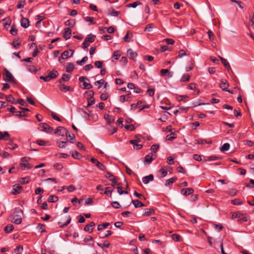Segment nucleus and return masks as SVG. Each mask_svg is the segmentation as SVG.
<instances>
[{"label":"nucleus","mask_w":254,"mask_h":254,"mask_svg":"<svg viewBox=\"0 0 254 254\" xmlns=\"http://www.w3.org/2000/svg\"><path fill=\"white\" fill-rule=\"evenodd\" d=\"M196 144H203L204 143H208V144H211L212 143L211 141H207L206 140L204 139H197L195 140Z\"/></svg>","instance_id":"nucleus-40"},{"label":"nucleus","mask_w":254,"mask_h":254,"mask_svg":"<svg viewBox=\"0 0 254 254\" xmlns=\"http://www.w3.org/2000/svg\"><path fill=\"white\" fill-rule=\"evenodd\" d=\"M23 212L19 208H15L12 215L9 216V220L12 222H22Z\"/></svg>","instance_id":"nucleus-1"},{"label":"nucleus","mask_w":254,"mask_h":254,"mask_svg":"<svg viewBox=\"0 0 254 254\" xmlns=\"http://www.w3.org/2000/svg\"><path fill=\"white\" fill-rule=\"evenodd\" d=\"M70 76L69 74L64 73L62 78L59 80V83H63V82L67 81L70 79Z\"/></svg>","instance_id":"nucleus-19"},{"label":"nucleus","mask_w":254,"mask_h":254,"mask_svg":"<svg viewBox=\"0 0 254 254\" xmlns=\"http://www.w3.org/2000/svg\"><path fill=\"white\" fill-rule=\"evenodd\" d=\"M104 118L107 121V123L109 125L113 124L115 122L114 118L109 115H105Z\"/></svg>","instance_id":"nucleus-22"},{"label":"nucleus","mask_w":254,"mask_h":254,"mask_svg":"<svg viewBox=\"0 0 254 254\" xmlns=\"http://www.w3.org/2000/svg\"><path fill=\"white\" fill-rule=\"evenodd\" d=\"M117 191L119 193L120 195H122L124 193L128 194V191L127 190H123V187L121 186H119L117 188Z\"/></svg>","instance_id":"nucleus-38"},{"label":"nucleus","mask_w":254,"mask_h":254,"mask_svg":"<svg viewBox=\"0 0 254 254\" xmlns=\"http://www.w3.org/2000/svg\"><path fill=\"white\" fill-rule=\"evenodd\" d=\"M105 172L107 173L106 178L109 180L113 181V180H115L116 178L111 172H107L106 170Z\"/></svg>","instance_id":"nucleus-36"},{"label":"nucleus","mask_w":254,"mask_h":254,"mask_svg":"<svg viewBox=\"0 0 254 254\" xmlns=\"http://www.w3.org/2000/svg\"><path fill=\"white\" fill-rule=\"evenodd\" d=\"M14 229V227L12 224H8L6 225L4 228V232L5 233H9Z\"/></svg>","instance_id":"nucleus-25"},{"label":"nucleus","mask_w":254,"mask_h":254,"mask_svg":"<svg viewBox=\"0 0 254 254\" xmlns=\"http://www.w3.org/2000/svg\"><path fill=\"white\" fill-rule=\"evenodd\" d=\"M154 212V210L153 208H151V209H145L144 210V215H146V216H149L151 214H152V213H153Z\"/></svg>","instance_id":"nucleus-51"},{"label":"nucleus","mask_w":254,"mask_h":254,"mask_svg":"<svg viewBox=\"0 0 254 254\" xmlns=\"http://www.w3.org/2000/svg\"><path fill=\"white\" fill-rule=\"evenodd\" d=\"M0 155L3 158H7L8 157H11L12 155L6 151H3L0 153Z\"/></svg>","instance_id":"nucleus-53"},{"label":"nucleus","mask_w":254,"mask_h":254,"mask_svg":"<svg viewBox=\"0 0 254 254\" xmlns=\"http://www.w3.org/2000/svg\"><path fill=\"white\" fill-rule=\"evenodd\" d=\"M67 137L69 138L70 143H73L75 140V136L72 133H70L68 132Z\"/></svg>","instance_id":"nucleus-48"},{"label":"nucleus","mask_w":254,"mask_h":254,"mask_svg":"<svg viewBox=\"0 0 254 254\" xmlns=\"http://www.w3.org/2000/svg\"><path fill=\"white\" fill-rule=\"evenodd\" d=\"M153 159H154V158L153 157L152 154H149L145 157L144 163H151Z\"/></svg>","instance_id":"nucleus-27"},{"label":"nucleus","mask_w":254,"mask_h":254,"mask_svg":"<svg viewBox=\"0 0 254 254\" xmlns=\"http://www.w3.org/2000/svg\"><path fill=\"white\" fill-rule=\"evenodd\" d=\"M113 191V190H110V187H106L105 188V191L104 192V194H106L107 195L110 194V196H112V193Z\"/></svg>","instance_id":"nucleus-57"},{"label":"nucleus","mask_w":254,"mask_h":254,"mask_svg":"<svg viewBox=\"0 0 254 254\" xmlns=\"http://www.w3.org/2000/svg\"><path fill=\"white\" fill-rule=\"evenodd\" d=\"M27 68L29 71L35 73H36L38 71L36 67L33 65H27Z\"/></svg>","instance_id":"nucleus-37"},{"label":"nucleus","mask_w":254,"mask_h":254,"mask_svg":"<svg viewBox=\"0 0 254 254\" xmlns=\"http://www.w3.org/2000/svg\"><path fill=\"white\" fill-rule=\"evenodd\" d=\"M76 21L75 19H70L64 22V24L65 26H68L70 27H73L75 24Z\"/></svg>","instance_id":"nucleus-28"},{"label":"nucleus","mask_w":254,"mask_h":254,"mask_svg":"<svg viewBox=\"0 0 254 254\" xmlns=\"http://www.w3.org/2000/svg\"><path fill=\"white\" fill-rule=\"evenodd\" d=\"M95 35L90 34L88 37L85 38L86 42L87 43H93L95 41Z\"/></svg>","instance_id":"nucleus-31"},{"label":"nucleus","mask_w":254,"mask_h":254,"mask_svg":"<svg viewBox=\"0 0 254 254\" xmlns=\"http://www.w3.org/2000/svg\"><path fill=\"white\" fill-rule=\"evenodd\" d=\"M140 140L138 139H132L130 140V143L133 145V148L136 150H139L142 147V145L139 144Z\"/></svg>","instance_id":"nucleus-9"},{"label":"nucleus","mask_w":254,"mask_h":254,"mask_svg":"<svg viewBox=\"0 0 254 254\" xmlns=\"http://www.w3.org/2000/svg\"><path fill=\"white\" fill-rule=\"evenodd\" d=\"M88 60V57L85 56L82 58L81 61H76V63L79 65H82L83 63L86 62Z\"/></svg>","instance_id":"nucleus-62"},{"label":"nucleus","mask_w":254,"mask_h":254,"mask_svg":"<svg viewBox=\"0 0 254 254\" xmlns=\"http://www.w3.org/2000/svg\"><path fill=\"white\" fill-rule=\"evenodd\" d=\"M3 133V137H4V140H9L11 143H13V141L10 139V134H9V133L7 132V131H4V132H2Z\"/></svg>","instance_id":"nucleus-39"},{"label":"nucleus","mask_w":254,"mask_h":254,"mask_svg":"<svg viewBox=\"0 0 254 254\" xmlns=\"http://www.w3.org/2000/svg\"><path fill=\"white\" fill-rule=\"evenodd\" d=\"M133 194L136 197L139 198L140 199H145V197L143 194H142L141 193H139L137 192H136V191H134Z\"/></svg>","instance_id":"nucleus-56"},{"label":"nucleus","mask_w":254,"mask_h":254,"mask_svg":"<svg viewBox=\"0 0 254 254\" xmlns=\"http://www.w3.org/2000/svg\"><path fill=\"white\" fill-rule=\"evenodd\" d=\"M109 12H110V14L113 16H118L120 12H118L115 10L114 8H111L108 9Z\"/></svg>","instance_id":"nucleus-35"},{"label":"nucleus","mask_w":254,"mask_h":254,"mask_svg":"<svg viewBox=\"0 0 254 254\" xmlns=\"http://www.w3.org/2000/svg\"><path fill=\"white\" fill-rule=\"evenodd\" d=\"M232 204L233 205H241L243 204V202L239 199H235L231 201Z\"/></svg>","instance_id":"nucleus-59"},{"label":"nucleus","mask_w":254,"mask_h":254,"mask_svg":"<svg viewBox=\"0 0 254 254\" xmlns=\"http://www.w3.org/2000/svg\"><path fill=\"white\" fill-rule=\"evenodd\" d=\"M172 239L178 242L180 241L181 236L179 234H174L171 235Z\"/></svg>","instance_id":"nucleus-50"},{"label":"nucleus","mask_w":254,"mask_h":254,"mask_svg":"<svg viewBox=\"0 0 254 254\" xmlns=\"http://www.w3.org/2000/svg\"><path fill=\"white\" fill-rule=\"evenodd\" d=\"M219 58H220L222 64L225 66V67H226L228 71L229 72L230 71H232V70L231 69V66H230L229 63L227 61V60L220 57V56H219Z\"/></svg>","instance_id":"nucleus-10"},{"label":"nucleus","mask_w":254,"mask_h":254,"mask_svg":"<svg viewBox=\"0 0 254 254\" xmlns=\"http://www.w3.org/2000/svg\"><path fill=\"white\" fill-rule=\"evenodd\" d=\"M54 133L55 134H57L58 135H60L62 136H66L67 137V134L68 133V131L66 129V128L63 127H58L56 129Z\"/></svg>","instance_id":"nucleus-4"},{"label":"nucleus","mask_w":254,"mask_h":254,"mask_svg":"<svg viewBox=\"0 0 254 254\" xmlns=\"http://www.w3.org/2000/svg\"><path fill=\"white\" fill-rule=\"evenodd\" d=\"M58 75L59 73L58 71L55 69H53L52 71H50L48 75L50 80L56 78Z\"/></svg>","instance_id":"nucleus-14"},{"label":"nucleus","mask_w":254,"mask_h":254,"mask_svg":"<svg viewBox=\"0 0 254 254\" xmlns=\"http://www.w3.org/2000/svg\"><path fill=\"white\" fill-rule=\"evenodd\" d=\"M95 226V223H89L87 224L84 227V230L90 233H92L93 230V226Z\"/></svg>","instance_id":"nucleus-20"},{"label":"nucleus","mask_w":254,"mask_h":254,"mask_svg":"<svg viewBox=\"0 0 254 254\" xmlns=\"http://www.w3.org/2000/svg\"><path fill=\"white\" fill-rule=\"evenodd\" d=\"M190 75L189 74H184L181 77L180 79L181 82H187L189 81L190 79Z\"/></svg>","instance_id":"nucleus-30"},{"label":"nucleus","mask_w":254,"mask_h":254,"mask_svg":"<svg viewBox=\"0 0 254 254\" xmlns=\"http://www.w3.org/2000/svg\"><path fill=\"white\" fill-rule=\"evenodd\" d=\"M70 51L72 52L70 56H69V52L68 51H65L61 54V57L62 59L64 60L68 58L71 57L72 56L74 51L71 50H70Z\"/></svg>","instance_id":"nucleus-23"},{"label":"nucleus","mask_w":254,"mask_h":254,"mask_svg":"<svg viewBox=\"0 0 254 254\" xmlns=\"http://www.w3.org/2000/svg\"><path fill=\"white\" fill-rule=\"evenodd\" d=\"M3 75L4 76V78L3 80L5 81L9 82L14 83L15 81V79L11 73L6 68H4Z\"/></svg>","instance_id":"nucleus-3"},{"label":"nucleus","mask_w":254,"mask_h":254,"mask_svg":"<svg viewBox=\"0 0 254 254\" xmlns=\"http://www.w3.org/2000/svg\"><path fill=\"white\" fill-rule=\"evenodd\" d=\"M153 180L154 176L152 174H150L149 175L144 177L142 178V181L145 184L148 183L150 181H152Z\"/></svg>","instance_id":"nucleus-17"},{"label":"nucleus","mask_w":254,"mask_h":254,"mask_svg":"<svg viewBox=\"0 0 254 254\" xmlns=\"http://www.w3.org/2000/svg\"><path fill=\"white\" fill-rule=\"evenodd\" d=\"M177 180V177H173L172 178H170L167 180H166L165 186H170L172 185L173 183H174L176 180Z\"/></svg>","instance_id":"nucleus-29"},{"label":"nucleus","mask_w":254,"mask_h":254,"mask_svg":"<svg viewBox=\"0 0 254 254\" xmlns=\"http://www.w3.org/2000/svg\"><path fill=\"white\" fill-rule=\"evenodd\" d=\"M110 224V223L100 224L98 226V230H100L102 229H106L109 226Z\"/></svg>","instance_id":"nucleus-45"},{"label":"nucleus","mask_w":254,"mask_h":254,"mask_svg":"<svg viewBox=\"0 0 254 254\" xmlns=\"http://www.w3.org/2000/svg\"><path fill=\"white\" fill-rule=\"evenodd\" d=\"M83 88L84 89H89L92 88V85L90 83H87L85 81L83 82Z\"/></svg>","instance_id":"nucleus-55"},{"label":"nucleus","mask_w":254,"mask_h":254,"mask_svg":"<svg viewBox=\"0 0 254 254\" xmlns=\"http://www.w3.org/2000/svg\"><path fill=\"white\" fill-rule=\"evenodd\" d=\"M22 251H23V247L22 246H18L14 249V252L15 253L16 252H18V253H17V254H21L22 252Z\"/></svg>","instance_id":"nucleus-64"},{"label":"nucleus","mask_w":254,"mask_h":254,"mask_svg":"<svg viewBox=\"0 0 254 254\" xmlns=\"http://www.w3.org/2000/svg\"><path fill=\"white\" fill-rule=\"evenodd\" d=\"M237 192L238 190H237L231 189L228 191L227 193L231 196H234L237 195Z\"/></svg>","instance_id":"nucleus-41"},{"label":"nucleus","mask_w":254,"mask_h":254,"mask_svg":"<svg viewBox=\"0 0 254 254\" xmlns=\"http://www.w3.org/2000/svg\"><path fill=\"white\" fill-rule=\"evenodd\" d=\"M230 148V144L228 143H224L220 148V150L222 152H224L229 150Z\"/></svg>","instance_id":"nucleus-42"},{"label":"nucleus","mask_w":254,"mask_h":254,"mask_svg":"<svg viewBox=\"0 0 254 254\" xmlns=\"http://www.w3.org/2000/svg\"><path fill=\"white\" fill-rule=\"evenodd\" d=\"M194 190L192 188L182 189L181 193L185 196H188L193 193Z\"/></svg>","instance_id":"nucleus-11"},{"label":"nucleus","mask_w":254,"mask_h":254,"mask_svg":"<svg viewBox=\"0 0 254 254\" xmlns=\"http://www.w3.org/2000/svg\"><path fill=\"white\" fill-rule=\"evenodd\" d=\"M5 99L7 102H10L12 104H16V102H14V98L11 95H8L5 96Z\"/></svg>","instance_id":"nucleus-44"},{"label":"nucleus","mask_w":254,"mask_h":254,"mask_svg":"<svg viewBox=\"0 0 254 254\" xmlns=\"http://www.w3.org/2000/svg\"><path fill=\"white\" fill-rule=\"evenodd\" d=\"M10 33L12 35H16L17 33V29L16 28V26L15 25H12L11 28V29L10 30Z\"/></svg>","instance_id":"nucleus-46"},{"label":"nucleus","mask_w":254,"mask_h":254,"mask_svg":"<svg viewBox=\"0 0 254 254\" xmlns=\"http://www.w3.org/2000/svg\"><path fill=\"white\" fill-rule=\"evenodd\" d=\"M59 199V198L58 196L55 195H51L49 197L48 199V202H57Z\"/></svg>","instance_id":"nucleus-34"},{"label":"nucleus","mask_w":254,"mask_h":254,"mask_svg":"<svg viewBox=\"0 0 254 254\" xmlns=\"http://www.w3.org/2000/svg\"><path fill=\"white\" fill-rule=\"evenodd\" d=\"M39 129L47 133H51L54 130L53 128L49 126L47 123H40L39 125Z\"/></svg>","instance_id":"nucleus-5"},{"label":"nucleus","mask_w":254,"mask_h":254,"mask_svg":"<svg viewBox=\"0 0 254 254\" xmlns=\"http://www.w3.org/2000/svg\"><path fill=\"white\" fill-rule=\"evenodd\" d=\"M189 96L188 95H181L178 97V100L179 101H183L184 102H186V99H188Z\"/></svg>","instance_id":"nucleus-63"},{"label":"nucleus","mask_w":254,"mask_h":254,"mask_svg":"<svg viewBox=\"0 0 254 254\" xmlns=\"http://www.w3.org/2000/svg\"><path fill=\"white\" fill-rule=\"evenodd\" d=\"M54 167L56 170H61L63 168V165L61 163H57L54 164Z\"/></svg>","instance_id":"nucleus-60"},{"label":"nucleus","mask_w":254,"mask_h":254,"mask_svg":"<svg viewBox=\"0 0 254 254\" xmlns=\"http://www.w3.org/2000/svg\"><path fill=\"white\" fill-rule=\"evenodd\" d=\"M72 156L77 159H79L81 157V155L76 151H74L72 153Z\"/></svg>","instance_id":"nucleus-49"},{"label":"nucleus","mask_w":254,"mask_h":254,"mask_svg":"<svg viewBox=\"0 0 254 254\" xmlns=\"http://www.w3.org/2000/svg\"><path fill=\"white\" fill-rule=\"evenodd\" d=\"M127 53L129 59H130L134 60L137 56V53L135 52H134L131 49H129L127 50Z\"/></svg>","instance_id":"nucleus-15"},{"label":"nucleus","mask_w":254,"mask_h":254,"mask_svg":"<svg viewBox=\"0 0 254 254\" xmlns=\"http://www.w3.org/2000/svg\"><path fill=\"white\" fill-rule=\"evenodd\" d=\"M90 161L93 164H95V165L101 170L106 171V167L105 165H104L101 163L99 162L96 159L94 158H91Z\"/></svg>","instance_id":"nucleus-7"},{"label":"nucleus","mask_w":254,"mask_h":254,"mask_svg":"<svg viewBox=\"0 0 254 254\" xmlns=\"http://www.w3.org/2000/svg\"><path fill=\"white\" fill-rule=\"evenodd\" d=\"M7 145L8 146V147L11 150H14L18 147L17 144H14L12 145V143H11L10 141Z\"/></svg>","instance_id":"nucleus-61"},{"label":"nucleus","mask_w":254,"mask_h":254,"mask_svg":"<svg viewBox=\"0 0 254 254\" xmlns=\"http://www.w3.org/2000/svg\"><path fill=\"white\" fill-rule=\"evenodd\" d=\"M159 148V145L158 144H154L151 146V149L154 153H155Z\"/></svg>","instance_id":"nucleus-54"},{"label":"nucleus","mask_w":254,"mask_h":254,"mask_svg":"<svg viewBox=\"0 0 254 254\" xmlns=\"http://www.w3.org/2000/svg\"><path fill=\"white\" fill-rule=\"evenodd\" d=\"M221 157H218L214 155H212L208 157L207 160L208 161H213V160H220L221 159Z\"/></svg>","instance_id":"nucleus-58"},{"label":"nucleus","mask_w":254,"mask_h":254,"mask_svg":"<svg viewBox=\"0 0 254 254\" xmlns=\"http://www.w3.org/2000/svg\"><path fill=\"white\" fill-rule=\"evenodd\" d=\"M20 39L18 38L17 39H15L12 43V45L15 48H17V46L20 45V43L19 42Z\"/></svg>","instance_id":"nucleus-52"},{"label":"nucleus","mask_w":254,"mask_h":254,"mask_svg":"<svg viewBox=\"0 0 254 254\" xmlns=\"http://www.w3.org/2000/svg\"><path fill=\"white\" fill-rule=\"evenodd\" d=\"M25 3V0H18V3L17 5V8H22L24 7Z\"/></svg>","instance_id":"nucleus-47"},{"label":"nucleus","mask_w":254,"mask_h":254,"mask_svg":"<svg viewBox=\"0 0 254 254\" xmlns=\"http://www.w3.org/2000/svg\"><path fill=\"white\" fill-rule=\"evenodd\" d=\"M67 141L58 140L57 142V144L58 146L60 148H65L67 145Z\"/></svg>","instance_id":"nucleus-26"},{"label":"nucleus","mask_w":254,"mask_h":254,"mask_svg":"<svg viewBox=\"0 0 254 254\" xmlns=\"http://www.w3.org/2000/svg\"><path fill=\"white\" fill-rule=\"evenodd\" d=\"M58 87L61 91L66 92L69 91H73L72 88L69 86H66L64 83H59Z\"/></svg>","instance_id":"nucleus-8"},{"label":"nucleus","mask_w":254,"mask_h":254,"mask_svg":"<svg viewBox=\"0 0 254 254\" xmlns=\"http://www.w3.org/2000/svg\"><path fill=\"white\" fill-rule=\"evenodd\" d=\"M95 84H99V86L98 87V88H101V85L104 84V88H106L107 82H105L104 79H101L99 80H98L95 82Z\"/></svg>","instance_id":"nucleus-32"},{"label":"nucleus","mask_w":254,"mask_h":254,"mask_svg":"<svg viewBox=\"0 0 254 254\" xmlns=\"http://www.w3.org/2000/svg\"><path fill=\"white\" fill-rule=\"evenodd\" d=\"M75 68L74 65L71 63H67L66 64V71L67 72H70L72 71Z\"/></svg>","instance_id":"nucleus-18"},{"label":"nucleus","mask_w":254,"mask_h":254,"mask_svg":"<svg viewBox=\"0 0 254 254\" xmlns=\"http://www.w3.org/2000/svg\"><path fill=\"white\" fill-rule=\"evenodd\" d=\"M21 162L20 163L19 165L20 167L22 168V170H24L26 169H30L32 167L30 166V165L28 163H27V160L26 157H22L21 159Z\"/></svg>","instance_id":"nucleus-6"},{"label":"nucleus","mask_w":254,"mask_h":254,"mask_svg":"<svg viewBox=\"0 0 254 254\" xmlns=\"http://www.w3.org/2000/svg\"><path fill=\"white\" fill-rule=\"evenodd\" d=\"M71 35V30L69 28H66L64 29L63 37L65 40H68L70 38Z\"/></svg>","instance_id":"nucleus-12"},{"label":"nucleus","mask_w":254,"mask_h":254,"mask_svg":"<svg viewBox=\"0 0 254 254\" xmlns=\"http://www.w3.org/2000/svg\"><path fill=\"white\" fill-rule=\"evenodd\" d=\"M22 187L19 185H15L13 186V194H19L22 190Z\"/></svg>","instance_id":"nucleus-21"},{"label":"nucleus","mask_w":254,"mask_h":254,"mask_svg":"<svg viewBox=\"0 0 254 254\" xmlns=\"http://www.w3.org/2000/svg\"><path fill=\"white\" fill-rule=\"evenodd\" d=\"M229 86V83L227 82L226 80H221L220 83V87L222 90L224 91H227Z\"/></svg>","instance_id":"nucleus-13"},{"label":"nucleus","mask_w":254,"mask_h":254,"mask_svg":"<svg viewBox=\"0 0 254 254\" xmlns=\"http://www.w3.org/2000/svg\"><path fill=\"white\" fill-rule=\"evenodd\" d=\"M232 218H237L238 222L243 221L247 222L250 220V217L246 214L242 213L240 212H234L232 215Z\"/></svg>","instance_id":"nucleus-2"},{"label":"nucleus","mask_w":254,"mask_h":254,"mask_svg":"<svg viewBox=\"0 0 254 254\" xmlns=\"http://www.w3.org/2000/svg\"><path fill=\"white\" fill-rule=\"evenodd\" d=\"M131 202L133 203V204L134 205V206L135 208L145 206L143 203H142L140 201H139L137 199L132 200Z\"/></svg>","instance_id":"nucleus-24"},{"label":"nucleus","mask_w":254,"mask_h":254,"mask_svg":"<svg viewBox=\"0 0 254 254\" xmlns=\"http://www.w3.org/2000/svg\"><path fill=\"white\" fill-rule=\"evenodd\" d=\"M177 138V134L175 132H172L171 134H168L166 137V139L167 140H172Z\"/></svg>","instance_id":"nucleus-33"},{"label":"nucleus","mask_w":254,"mask_h":254,"mask_svg":"<svg viewBox=\"0 0 254 254\" xmlns=\"http://www.w3.org/2000/svg\"><path fill=\"white\" fill-rule=\"evenodd\" d=\"M20 24L21 26L26 28L29 26V21L28 19L22 17L20 20Z\"/></svg>","instance_id":"nucleus-16"},{"label":"nucleus","mask_w":254,"mask_h":254,"mask_svg":"<svg viewBox=\"0 0 254 254\" xmlns=\"http://www.w3.org/2000/svg\"><path fill=\"white\" fill-rule=\"evenodd\" d=\"M97 245L99 247H100V248H101L102 249H103L104 247H105L106 248H109L110 246V243L108 241H104L103 244L98 243Z\"/></svg>","instance_id":"nucleus-43"}]
</instances>
